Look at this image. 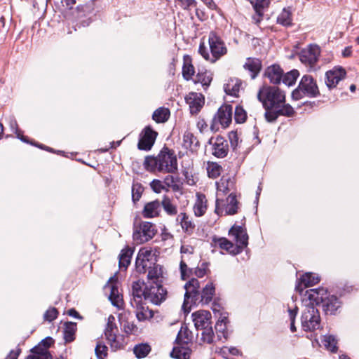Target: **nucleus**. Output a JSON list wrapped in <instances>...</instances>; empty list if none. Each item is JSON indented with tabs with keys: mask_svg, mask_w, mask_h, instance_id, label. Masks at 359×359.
Listing matches in <instances>:
<instances>
[{
	"mask_svg": "<svg viewBox=\"0 0 359 359\" xmlns=\"http://www.w3.org/2000/svg\"><path fill=\"white\" fill-rule=\"evenodd\" d=\"M144 167L150 172L175 173L178 169L177 157L168 148H163L156 156H147Z\"/></svg>",
	"mask_w": 359,
	"mask_h": 359,
	"instance_id": "1",
	"label": "nucleus"
},
{
	"mask_svg": "<svg viewBox=\"0 0 359 359\" xmlns=\"http://www.w3.org/2000/svg\"><path fill=\"white\" fill-rule=\"evenodd\" d=\"M229 236L235 244L226 238H219L216 241L220 248L233 255L240 253L248 244V236L245 229L241 226L233 225L229 231Z\"/></svg>",
	"mask_w": 359,
	"mask_h": 359,
	"instance_id": "2",
	"label": "nucleus"
},
{
	"mask_svg": "<svg viewBox=\"0 0 359 359\" xmlns=\"http://www.w3.org/2000/svg\"><path fill=\"white\" fill-rule=\"evenodd\" d=\"M257 98L264 109H278L285 103V95L278 87L264 86L259 89Z\"/></svg>",
	"mask_w": 359,
	"mask_h": 359,
	"instance_id": "3",
	"label": "nucleus"
},
{
	"mask_svg": "<svg viewBox=\"0 0 359 359\" xmlns=\"http://www.w3.org/2000/svg\"><path fill=\"white\" fill-rule=\"evenodd\" d=\"M208 43L211 55L209 54L204 43H201L199 46L198 52L205 60L213 63L227 53L224 43L215 32L210 33Z\"/></svg>",
	"mask_w": 359,
	"mask_h": 359,
	"instance_id": "4",
	"label": "nucleus"
},
{
	"mask_svg": "<svg viewBox=\"0 0 359 359\" xmlns=\"http://www.w3.org/2000/svg\"><path fill=\"white\" fill-rule=\"evenodd\" d=\"M104 334L111 351H116L123 348V337L118 334V329L115 323V317L112 315H110L107 318Z\"/></svg>",
	"mask_w": 359,
	"mask_h": 359,
	"instance_id": "5",
	"label": "nucleus"
},
{
	"mask_svg": "<svg viewBox=\"0 0 359 359\" xmlns=\"http://www.w3.org/2000/svg\"><path fill=\"white\" fill-rule=\"evenodd\" d=\"M318 94V88L313 77L305 75L302 78L298 88L292 92V97L294 100H297L304 95L316 97Z\"/></svg>",
	"mask_w": 359,
	"mask_h": 359,
	"instance_id": "6",
	"label": "nucleus"
},
{
	"mask_svg": "<svg viewBox=\"0 0 359 359\" xmlns=\"http://www.w3.org/2000/svg\"><path fill=\"white\" fill-rule=\"evenodd\" d=\"M302 329L306 332L314 331L320 327V317L318 310L313 305H306L301 316Z\"/></svg>",
	"mask_w": 359,
	"mask_h": 359,
	"instance_id": "7",
	"label": "nucleus"
},
{
	"mask_svg": "<svg viewBox=\"0 0 359 359\" xmlns=\"http://www.w3.org/2000/svg\"><path fill=\"white\" fill-rule=\"evenodd\" d=\"M158 251L149 247H144L140 250L135 262L137 271L140 273H145L147 267L154 264L157 261Z\"/></svg>",
	"mask_w": 359,
	"mask_h": 359,
	"instance_id": "8",
	"label": "nucleus"
},
{
	"mask_svg": "<svg viewBox=\"0 0 359 359\" xmlns=\"http://www.w3.org/2000/svg\"><path fill=\"white\" fill-rule=\"evenodd\" d=\"M156 232L155 226L152 223L142 222L135 228L133 238L137 244H142L152 239Z\"/></svg>",
	"mask_w": 359,
	"mask_h": 359,
	"instance_id": "9",
	"label": "nucleus"
},
{
	"mask_svg": "<svg viewBox=\"0 0 359 359\" xmlns=\"http://www.w3.org/2000/svg\"><path fill=\"white\" fill-rule=\"evenodd\" d=\"M104 290L106 292H109V299L111 304L118 309H123V299L118 290L116 274H114L109 278L104 286Z\"/></svg>",
	"mask_w": 359,
	"mask_h": 359,
	"instance_id": "10",
	"label": "nucleus"
},
{
	"mask_svg": "<svg viewBox=\"0 0 359 359\" xmlns=\"http://www.w3.org/2000/svg\"><path fill=\"white\" fill-rule=\"evenodd\" d=\"M167 295V291L161 285H151L144 289V299L151 303L158 305L163 302Z\"/></svg>",
	"mask_w": 359,
	"mask_h": 359,
	"instance_id": "11",
	"label": "nucleus"
},
{
	"mask_svg": "<svg viewBox=\"0 0 359 359\" xmlns=\"http://www.w3.org/2000/svg\"><path fill=\"white\" fill-rule=\"evenodd\" d=\"M238 208L236 196L231 194L225 202L218 198L216 200L215 212L218 215H233L237 212Z\"/></svg>",
	"mask_w": 359,
	"mask_h": 359,
	"instance_id": "12",
	"label": "nucleus"
},
{
	"mask_svg": "<svg viewBox=\"0 0 359 359\" xmlns=\"http://www.w3.org/2000/svg\"><path fill=\"white\" fill-rule=\"evenodd\" d=\"M184 288L186 290V292L184 294V300L182 305V309L185 312H189L190 309L189 306V299L194 298L196 300H198L199 297V281L196 278H191L188 283L185 284Z\"/></svg>",
	"mask_w": 359,
	"mask_h": 359,
	"instance_id": "13",
	"label": "nucleus"
},
{
	"mask_svg": "<svg viewBox=\"0 0 359 359\" xmlns=\"http://www.w3.org/2000/svg\"><path fill=\"white\" fill-rule=\"evenodd\" d=\"M319 54V47L316 45H310L300 52L299 60L304 65L313 67L318 60Z\"/></svg>",
	"mask_w": 359,
	"mask_h": 359,
	"instance_id": "14",
	"label": "nucleus"
},
{
	"mask_svg": "<svg viewBox=\"0 0 359 359\" xmlns=\"http://www.w3.org/2000/svg\"><path fill=\"white\" fill-rule=\"evenodd\" d=\"M346 71L341 67H334L325 73V83L329 88H335L346 76Z\"/></svg>",
	"mask_w": 359,
	"mask_h": 359,
	"instance_id": "15",
	"label": "nucleus"
},
{
	"mask_svg": "<svg viewBox=\"0 0 359 359\" xmlns=\"http://www.w3.org/2000/svg\"><path fill=\"white\" fill-rule=\"evenodd\" d=\"M232 121V107L222 105L220 107L213 118L214 123H219L222 128H227Z\"/></svg>",
	"mask_w": 359,
	"mask_h": 359,
	"instance_id": "16",
	"label": "nucleus"
},
{
	"mask_svg": "<svg viewBox=\"0 0 359 359\" xmlns=\"http://www.w3.org/2000/svg\"><path fill=\"white\" fill-rule=\"evenodd\" d=\"M157 136V133L151 129L150 126L146 127L141 133L138 142V149L148 151L152 147Z\"/></svg>",
	"mask_w": 359,
	"mask_h": 359,
	"instance_id": "17",
	"label": "nucleus"
},
{
	"mask_svg": "<svg viewBox=\"0 0 359 359\" xmlns=\"http://www.w3.org/2000/svg\"><path fill=\"white\" fill-rule=\"evenodd\" d=\"M204 97L201 93L191 92L185 97V101L189 105L190 112L198 113L204 104Z\"/></svg>",
	"mask_w": 359,
	"mask_h": 359,
	"instance_id": "18",
	"label": "nucleus"
},
{
	"mask_svg": "<svg viewBox=\"0 0 359 359\" xmlns=\"http://www.w3.org/2000/svg\"><path fill=\"white\" fill-rule=\"evenodd\" d=\"M210 144H212V154L219 158L225 157L229 151V147L226 140L221 137L217 136L215 139L210 140Z\"/></svg>",
	"mask_w": 359,
	"mask_h": 359,
	"instance_id": "19",
	"label": "nucleus"
},
{
	"mask_svg": "<svg viewBox=\"0 0 359 359\" xmlns=\"http://www.w3.org/2000/svg\"><path fill=\"white\" fill-rule=\"evenodd\" d=\"M192 318L197 330L205 328L211 325V313L208 311H198L192 313Z\"/></svg>",
	"mask_w": 359,
	"mask_h": 359,
	"instance_id": "20",
	"label": "nucleus"
},
{
	"mask_svg": "<svg viewBox=\"0 0 359 359\" xmlns=\"http://www.w3.org/2000/svg\"><path fill=\"white\" fill-rule=\"evenodd\" d=\"M320 281L319 277L312 273H306L300 278L295 290L302 293L304 287H309L317 284Z\"/></svg>",
	"mask_w": 359,
	"mask_h": 359,
	"instance_id": "21",
	"label": "nucleus"
},
{
	"mask_svg": "<svg viewBox=\"0 0 359 359\" xmlns=\"http://www.w3.org/2000/svg\"><path fill=\"white\" fill-rule=\"evenodd\" d=\"M327 292V291L324 288L310 289L306 290L305 296L310 301L309 305H313V304H319L323 303Z\"/></svg>",
	"mask_w": 359,
	"mask_h": 359,
	"instance_id": "22",
	"label": "nucleus"
},
{
	"mask_svg": "<svg viewBox=\"0 0 359 359\" xmlns=\"http://www.w3.org/2000/svg\"><path fill=\"white\" fill-rule=\"evenodd\" d=\"M161 210L160 201L158 200L149 202L145 204L142 215L145 218H153L159 215Z\"/></svg>",
	"mask_w": 359,
	"mask_h": 359,
	"instance_id": "23",
	"label": "nucleus"
},
{
	"mask_svg": "<svg viewBox=\"0 0 359 359\" xmlns=\"http://www.w3.org/2000/svg\"><path fill=\"white\" fill-rule=\"evenodd\" d=\"M147 269H149L147 274L149 281L154 285H161L163 279L162 267L154 264L153 267L150 266Z\"/></svg>",
	"mask_w": 359,
	"mask_h": 359,
	"instance_id": "24",
	"label": "nucleus"
},
{
	"mask_svg": "<svg viewBox=\"0 0 359 359\" xmlns=\"http://www.w3.org/2000/svg\"><path fill=\"white\" fill-rule=\"evenodd\" d=\"M283 72L279 65H273L266 68L265 76L269 79L270 82L278 84L280 82Z\"/></svg>",
	"mask_w": 359,
	"mask_h": 359,
	"instance_id": "25",
	"label": "nucleus"
},
{
	"mask_svg": "<svg viewBox=\"0 0 359 359\" xmlns=\"http://www.w3.org/2000/svg\"><path fill=\"white\" fill-rule=\"evenodd\" d=\"M208 201L205 195L202 194H196V199L193 207L194 215L196 217L203 216L208 208Z\"/></svg>",
	"mask_w": 359,
	"mask_h": 359,
	"instance_id": "26",
	"label": "nucleus"
},
{
	"mask_svg": "<svg viewBox=\"0 0 359 359\" xmlns=\"http://www.w3.org/2000/svg\"><path fill=\"white\" fill-rule=\"evenodd\" d=\"M241 81L236 78H231L224 85V89L226 94L238 97L241 88Z\"/></svg>",
	"mask_w": 359,
	"mask_h": 359,
	"instance_id": "27",
	"label": "nucleus"
},
{
	"mask_svg": "<svg viewBox=\"0 0 359 359\" xmlns=\"http://www.w3.org/2000/svg\"><path fill=\"white\" fill-rule=\"evenodd\" d=\"M325 311L330 314L334 313L341 306L339 299L334 295H330L327 293L322 303Z\"/></svg>",
	"mask_w": 359,
	"mask_h": 359,
	"instance_id": "28",
	"label": "nucleus"
},
{
	"mask_svg": "<svg viewBox=\"0 0 359 359\" xmlns=\"http://www.w3.org/2000/svg\"><path fill=\"white\" fill-rule=\"evenodd\" d=\"M131 305L136 308V317L139 321H144L153 318V312L149 310L147 306H144L143 301L139 304H131Z\"/></svg>",
	"mask_w": 359,
	"mask_h": 359,
	"instance_id": "29",
	"label": "nucleus"
},
{
	"mask_svg": "<svg viewBox=\"0 0 359 359\" xmlns=\"http://www.w3.org/2000/svg\"><path fill=\"white\" fill-rule=\"evenodd\" d=\"M243 67L251 73V77L254 79L261 70L262 63L259 59L249 57L246 60Z\"/></svg>",
	"mask_w": 359,
	"mask_h": 359,
	"instance_id": "30",
	"label": "nucleus"
},
{
	"mask_svg": "<svg viewBox=\"0 0 359 359\" xmlns=\"http://www.w3.org/2000/svg\"><path fill=\"white\" fill-rule=\"evenodd\" d=\"M270 2L271 0H255V1H251L256 13V16H254L253 18L257 23L259 22L263 15L264 11L268 8Z\"/></svg>",
	"mask_w": 359,
	"mask_h": 359,
	"instance_id": "31",
	"label": "nucleus"
},
{
	"mask_svg": "<svg viewBox=\"0 0 359 359\" xmlns=\"http://www.w3.org/2000/svg\"><path fill=\"white\" fill-rule=\"evenodd\" d=\"M177 221L181 224L182 229L185 232L191 233L194 230L195 224L185 212L179 214L177 217Z\"/></svg>",
	"mask_w": 359,
	"mask_h": 359,
	"instance_id": "32",
	"label": "nucleus"
},
{
	"mask_svg": "<svg viewBox=\"0 0 359 359\" xmlns=\"http://www.w3.org/2000/svg\"><path fill=\"white\" fill-rule=\"evenodd\" d=\"M143 283L140 281L135 282L133 284L132 290H133V299L131 300V304H139L140 302L143 301L144 296L142 290Z\"/></svg>",
	"mask_w": 359,
	"mask_h": 359,
	"instance_id": "33",
	"label": "nucleus"
},
{
	"mask_svg": "<svg viewBox=\"0 0 359 359\" xmlns=\"http://www.w3.org/2000/svg\"><path fill=\"white\" fill-rule=\"evenodd\" d=\"M133 251L131 248L126 247L123 249L119 255V267L126 269L130 264Z\"/></svg>",
	"mask_w": 359,
	"mask_h": 359,
	"instance_id": "34",
	"label": "nucleus"
},
{
	"mask_svg": "<svg viewBox=\"0 0 359 359\" xmlns=\"http://www.w3.org/2000/svg\"><path fill=\"white\" fill-rule=\"evenodd\" d=\"M31 351L32 354L27 356L26 359H52V355L48 350H42L41 346H35Z\"/></svg>",
	"mask_w": 359,
	"mask_h": 359,
	"instance_id": "35",
	"label": "nucleus"
},
{
	"mask_svg": "<svg viewBox=\"0 0 359 359\" xmlns=\"http://www.w3.org/2000/svg\"><path fill=\"white\" fill-rule=\"evenodd\" d=\"M215 288L212 283H208L203 289L201 293V302L203 304H208L212 299L215 294Z\"/></svg>",
	"mask_w": 359,
	"mask_h": 359,
	"instance_id": "36",
	"label": "nucleus"
},
{
	"mask_svg": "<svg viewBox=\"0 0 359 359\" xmlns=\"http://www.w3.org/2000/svg\"><path fill=\"white\" fill-rule=\"evenodd\" d=\"M76 330L75 323L68 322L65 324L64 339L66 342H72L74 340V335Z\"/></svg>",
	"mask_w": 359,
	"mask_h": 359,
	"instance_id": "37",
	"label": "nucleus"
},
{
	"mask_svg": "<svg viewBox=\"0 0 359 359\" xmlns=\"http://www.w3.org/2000/svg\"><path fill=\"white\" fill-rule=\"evenodd\" d=\"M212 74L207 71L198 72L195 79V83H201L203 87L207 88L209 86L212 81Z\"/></svg>",
	"mask_w": 359,
	"mask_h": 359,
	"instance_id": "38",
	"label": "nucleus"
},
{
	"mask_svg": "<svg viewBox=\"0 0 359 359\" xmlns=\"http://www.w3.org/2000/svg\"><path fill=\"white\" fill-rule=\"evenodd\" d=\"M190 353V349L187 347H174L171 352V356L177 359H189Z\"/></svg>",
	"mask_w": 359,
	"mask_h": 359,
	"instance_id": "39",
	"label": "nucleus"
},
{
	"mask_svg": "<svg viewBox=\"0 0 359 359\" xmlns=\"http://www.w3.org/2000/svg\"><path fill=\"white\" fill-rule=\"evenodd\" d=\"M152 117L157 123L165 122L170 117V111L167 108H159L154 112Z\"/></svg>",
	"mask_w": 359,
	"mask_h": 359,
	"instance_id": "40",
	"label": "nucleus"
},
{
	"mask_svg": "<svg viewBox=\"0 0 359 359\" xmlns=\"http://www.w3.org/2000/svg\"><path fill=\"white\" fill-rule=\"evenodd\" d=\"M206 169L209 177L217 178L220 175L222 168L217 163L208 162Z\"/></svg>",
	"mask_w": 359,
	"mask_h": 359,
	"instance_id": "41",
	"label": "nucleus"
},
{
	"mask_svg": "<svg viewBox=\"0 0 359 359\" xmlns=\"http://www.w3.org/2000/svg\"><path fill=\"white\" fill-rule=\"evenodd\" d=\"M324 346L332 352H335L337 350V341L334 336L325 335L322 340Z\"/></svg>",
	"mask_w": 359,
	"mask_h": 359,
	"instance_id": "42",
	"label": "nucleus"
},
{
	"mask_svg": "<svg viewBox=\"0 0 359 359\" xmlns=\"http://www.w3.org/2000/svg\"><path fill=\"white\" fill-rule=\"evenodd\" d=\"M134 353L138 358L146 357L151 351V347L147 344H141L134 347Z\"/></svg>",
	"mask_w": 359,
	"mask_h": 359,
	"instance_id": "43",
	"label": "nucleus"
},
{
	"mask_svg": "<svg viewBox=\"0 0 359 359\" xmlns=\"http://www.w3.org/2000/svg\"><path fill=\"white\" fill-rule=\"evenodd\" d=\"M277 22L283 25L289 26L292 24L291 13L289 10L284 8L277 18Z\"/></svg>",
	"mask_w": 359,
	"mask_h": 359,
	"instance_id": "44",
	"label": "nucleus"
},
{
	"mask_svg": "<svg viewBox=\"0 0 359 359\" xmlns=\"http://www.w3.org/2000/svg\"><path fill=\"white\" fill-rule=\"evenodd\" d=\"M299 76V72L296 69H293L285 74L284 76H283V82L286 86H291L295 83L297 79L298 78Z\"/></svg>",
	"mask_w": 359,
	"mask_h": 359,
	"instance_id": "45",
	"label": "nucleus"
},
{
	"mask_svg": "<svg viewBox=\"0 0 359 359\" xmlns=\"http://www.w3.org/2000/svg\"><path fill=\"white\" fill-rule=\"evenodd\" d=\"M192 339V333L187 327H182L180 330L177 339L182 344H187Z\"/></svg>",
	"mask_w": 359,
	"mask_h": 359,
	"instance_id": "46",
	"label": "nucleus"
},
{
	"mask_svg": "<svg viewBox=\"0 0 359 359\" xmlns=\"http://www.w3.org/2000/svg\"><path fill=\"white\" fill-rule=\"evenodd\" d=\"M164 210L170 215H174L177 214V208L174 205L169 198L164 196L161 203Z\"/></svg>",
	"mask_w": 359,
	"mask_h": 359,
	"instance_id": "47",
	"label": "nucleus"
},
{
	"mask_svg": "<svg viewBox=\"0 0 359 359\" xmlns=\"http://www.w3.org/2000/svg\"><path fill=\"white\" fill-rule=\"evenodd\" d=\"M95 351L97 359H104L108 354V348L102 341H98Z\"/></svg>",
	"mask_w": 359,
	"mask_h": 359,
	"instance_id": "48",
	"label": "nucleus"
},
{
	"mask_svg": "<svg viewBox=\"0 0 359 359\" xmlns=\"http://www.w3.org/2000/svg\"><path fill=\"white\" fill-rule=\"evenodd\" d=\"M164 186H165V191H168L170 189L175 191L180 189V186L176 183L175 179L172 175H167L163 180Z\"/></svg>",
	"mask_w": 359,
	"mask_h": 359,
	"instance_id": "49",
	"label": "nucleus"
},
{
	"mask_svg": "<svg viewBox=\"0 0 359 359\" xmlns=\"http://www.w3.org/2000/svg\"><path fill=\"white\" fill-rule=\"evenodd\" d=\"M194 72H195L194 66L191 64L189 61L185 60L182 68L183 77L186 80H189L194 74Z\"/></svg>",
	"mask_w": 359,
	"mask_h": 359,
	"instance_id": "50",
	"label": "nucleus"
},
{
	"mask_svg": "<svg viewBox=\"0 0 359 359\" xmlns=\"http://www.w3.org/2000/svg\"><path fill=\"white\" fill-rule=\"evenodd\" d=\"M217 189L219 192L226 193L233 185V182L229 179L222 177L219 182L216 183Z\"/></svg>",
	"mask_w": 359,
	"mask_h": 359,
	"instance_id": "51",
	"label": "nucleus"
},
{
	"mask_svg": "<svg viewBox=\"0 0 359 359\" xmlns=\"http://www.w3.org/2000/svg\"><path fill=\"white\" fill-rule=\"evenodd\" d=\"M201 330H203L201 333L202 340L204 342H207L208 344L212 343L214 339V332L211 325L205 328H202Z\"/></svg>",
	"mask_w": 359,
	"mask_h": 359,
	"instance_id": "52",
	"label": "nucleus"
},
{
	"mask_svg": "<svg viewBox=\"0 0 359 359\" xmlns=\"http://www.w3.org/2000/svg\"><path fill=\"white\" fill-rule=\"evenodd\" d=\"M186 259L184 256H182V259L180 264V273H181V277L183 280L187 279L189 277L191 270L190 268L188 267L187 263H186Z\"/></svg>",
	"mask_w": 359,
	"mask_h": 359,
	"instance_id": "53",
	"label": "nucleus"
},
{
	"mask_svg": "<svg viewBox=\"0 0 359 359\" xmlns=\"http://www.w3.org/2000/svg\"><path fill=\"white\" fill-rule=\"evenodd\" d=\"M247 114L242 107L237 106L235 109L234 118L236 123H243L245 121Z\"/></svg>",
	"mask_w": 359,
	"mask_h": 359,
	"instance_id": "54",
	"label": "nucleus"
},
{
	"mask_svg": "<svg viewBox=\"0 0 359 359\" xmlns=\"http://www.w3.org/2000/svg\"><path fill=\"white\" fill-rule=\"evenodd\" d=\"M220 354L224 357L227 358L230 355H240V351L236 347H228L223 346L221 348Z\"/></svg>",
	"mask_w": 359,
	"mask_h": 359,
	"instance_id": "55",
	"label": "nucleus"
},
{
	"mask_svg": "<svg viewBox=\"0 0 359 359\" xmlns=\"http://www.w3.org/2000/svg\"><path fill=\"white\" fill-rule=\"evenodd\" d=\"M215 330L217 334V337L221 340L222 338L226 339L228 337L226 332V324L222 323H216Z\"/></svg>",
	"mask_w": 359,
	"mask_h": 359,
	"instance_id": "56",
	"label": "nucleus"
},
{
	"mask_svg": "<svg viewBox=\"0 0 359 359\" xmlns=\"http://www.w3.org/2000/svg\"><path fill=\"white\" fill-rule=\"evenodd\" d=\"M151 189L157 194L161 193L163 191H165V186H164L163 182L159 180H153L150 183Z\"/></svg>",
	"mask_w": 359,
	"mask_h": 359,
	"instance_id": "57",
	"label": "nucleus"
},
{
	"mask_svg": "<svg viewBox=\"0 0 359 359\" xmlns=\"http://www.w3.org/2000/svg\"><path fill=\"white\" fill-rule=\"evenodd\" d=\"M278 111L279 116H292L294 111L290 104H282L280 107L277 109Z\"/></svg>",
	"mask_w": 359,
	"mask_h": 359,
	"instance_id": "58",
	"label": "nucleus"
},
{
	"mask_svg": "<svg viewBox=\"0 0 359 359\" xmlns=\"http://www.w3.org/2000/svg\"><path fill=\"white\" fill-rule=\"evenodd\" d=\"M288 315L290 320V330L294 332L296 331V327L294 325L295 318L298 313V308L294 306V309H288Z\"/></svg>",
	"mask_w": 359,
	"mask_h": 359,
	"instance_id": "59",
	"label": "nucleus"
},
{
	"mask_svg": "<svg viewBox=\"0 0 359 359\" xmlns=\"http://www.w3.org/2000/svg\"><path fill=\"white\" fill-rule=\"evenodd\" d=\"M229 138L230 140L231 146L233 150H235L240 143L238 134L236 131H231L229 133Z\"/></svg>",
	"mask_w": 359,
	"mask_h": 359,
	"instance_id": "60",
	"label": "nucleus"
},
{
	"mask_svg": "<svg viewBox=\"0 0 359 359\" xmlns=\"http://www.w3.org/2000/svg\"><path fill=\"white\" fill-rule=\"evenodd\" d=\"M137 327L133 322L126 321L123 323V330L126 334H135L137 332Z\"/></svg>",
	"mask_w": 359,
	"mask_h": 359,
	"instance_id": "61",
	"label": "nucleus"
},
{
	"mask_svg": "<svg viewBox=\"0 0 359 359\" xmlns=\"http://www.w3.org/2000/svg\"><path fill=\"white\" fill-rule=\"evenodd\" d=\"M265 118L269 122L274 121L279 116L278 109H265Z\"/></svg>",
	"mask_w": 359,
	"mask_h": 359,
	"instance_id": "62",
	"label": "nucleus"
},
{
	"mask_svg": "<svg viewBox=\"0 0 359 359\" xmlns=\"http://www.w3.org/2000/svg\"><path fill=\"white\" fill-rule=\"evenodd\" d=\"M208 271V264L207 263H202L200 266H198L194 271V274L198 278H203L204 277Z\"/></svg>",
	"mask_w": 359,
	"mask_h": 359,
	"instance_id": "63",
	"label": "nucleus"
},
{
	"mask_svg": "<svg viewBox=\"0 0 359 359\" xmlns=\"http://www.w3.org/2000/svg\"><path fill=\"white\" fill-rule=\"evenodd\" d=\"M58 312L56 309L50 308L46 311L44 314V319L49 322L55 320L57 316Z\"/></svg>",
	"mask_w": 359,
	"mask_h": 359,
	"instance_id": "64",
	"label": "nucleus"
}]
</instances>
